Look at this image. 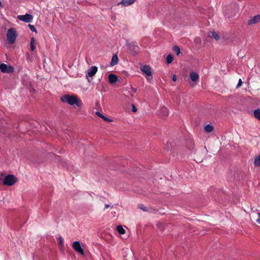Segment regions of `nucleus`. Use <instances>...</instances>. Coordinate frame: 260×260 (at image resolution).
I'll use <instances>...</instances> for the list:
<instances>
[{
	"mask_svg": "<svg viewBox=\"0 0 260 260\" xmlns=\"http://www.w3.org/2000/svg\"><path fill=\"white\" fill-rule=\"evenodd\" d=\"M146 212H148L152 213H155L157 212V210L155 209L149 207L147 208V211Z\"/></svg>",
	"mask_w": 260,
	"mask_h": 260,
	"instance_id": "25",
	"label": "nucleus"
},
{
	"mask_svg": "<svg viewBox=\"0 0 260 260\" xmlns=\"http://www.w3.org/2000/svg\"><path fill=\"white\" fill-rule=\"evenodd\" d=\"M36 39L32 37L31 38V41L30 43V47L31 51H34L36 49Z\"/></svg>",
	"mask_w": 260,
	"mask_h": 260,
	"instance_id": "16",
	"label": "nucleus"
},
{
	"mask_svg": "<svg viewBox=\"0 0 260 260\" xmlns=\"http://www.w3.org/2000/svg\"><path fill=\"white\" fill-rule=\"evenodd\" d=\"M73 249L77 252L79 253L82 255H84V251L81 247L79 241H75L72 244Z\"/></svg>",
	"mask_w": 260,
	"mask_h": 260,
	"instance_id": "6",
	"label": "nucleus"
},
{
	"mask_svg": "<svg viewBox=\"0 0 260 260\" xmlns=\"http://www.w3.org/2000/svg\"><path fill=\"white\" fill-rule=\"evenodd\" d=\"M138 207L139 209L144 211H146L147 207H145L143 204H140L138 205Z\"/></svg>",
	"mask_w": 260,
	"mask_h": 260,
	"instance_id": "24",
	"label": "nucleus"
},
{
	"mask_svg": "<svg viewBox=\"0 0 260 260\" xmlns=\"http://www.w3.org/2000/svg\"><path fill=\"white\" fill-rule=\"evenodd\" d=\"M160 112L164 116H167L168 115V110L166 107H162L160 109Z\"/></svg>",
	"mask_w": 260,
	"mask_h": 260,
	"instance_id": "19",
	"label": "nucleus"
},
{
	"mask_svg": "<svg viewBox=\"0 0 260 260\" xmlns=\"http://www.w3.org/2000/svg\"><path fill=\"white\" fill-rule=\"evenodd\" d=\"M17 18L21 21L26 23L31 22L33 19V16L28 14H26L24 15H18Z\"/></svg>",
	"mask_w": 260,
	"mask_h": 260,
	"instance_id": "7",
	"label": "nucleus"
},
{
	"mask_svg": "<svg viewBox=\"0 0 260 260\" xmlns=\"http://www.w3.org/2000/svg\"><path fill=\"white\" fill-rule=\"evenodd\" d=\"M190 78L192 81L196 82L198 80L199 77L196 72H191L190 74Z\"/></svg>",
	"mask_w": 260,
	"mask_h": 260,
	"instance_id": "14",
	"label": "nucleus"
},
{
	"mask_svg": "<svg viewBox=\"0 0 260 260\" xmlns=\"http://www.w3.org/2000/svg\"><path fill=\"white\" fill-rule=\"evenodd\" d=\"M0 70L3 73H11L14 71V68L10 65L3 63L0 64Z\"/></svg>",
	"mask_w": 260,
	"mask_h": 260,
	"instance_id": "4",
	"label": "nucleus"
},
{
	"mask_svg": "<svg viewBox=\"0 0 260 260\" xmlns=\"http://www.w3.org/2000/svg\"><path fill=\"white\" fill-rule=\"evenodd\" d=\"M204 131L207 133H210L213 130V127L211 124H207L204 128Z\"/></svg>",
	"mask_w": 260,
	"mask_h": 260,
	"instance_id": "17",
	"label": "nucleus"
},
{
	"mask_svg": "<svg viewBox=\"0 0 260 260\" xmlns=\"http://www.w3.org/2000/svg\"><path fill=\"white\" fill-rule=\"evenodd\" d=\"M194 160L196 161H198V162H201L202 161V159H200V158H198L197 155L194 157Z\"/></svg>",
	"mask_w": 260,
	"mask_h": 260,
	"instance_id": "32",
	"label": "nucleus"
},
{
	"mask_svg": "<svg viewBox=\"0 0 260 260\" xmlns=\"http://www.w3.org/2000/svg\"><path fill=\"white\" fill-rule=\"evenodd\" d=\"M137 108L135 107V106L134 105H133V109H132V111H133V112H136L137 111Z\"/></svg>",
	"mask_w": 260,
	"mask_h": 260,
	"instance_id": "35",
	"label": "nucleus"
},
{
	"mask_svg": "<svg viewBox=\"0 0 260 260\" xmlns=\"http://www.w3.org/2000/svg\"><path fill=\"white\" fill-rule=\"evenodd\" d=\"M95 114L97 116L102 118L104 117V115L99 112H96Z\"/></svg>",
	"mask_w": 260,
	"mask_h": 260,
	"instance_id": "30",
	"label": "nucleus"
},
{
	"mask_svg": "<svg viewBox=\"0 0 260 260\" xmlns=\"http://www.w3.org/2000/svg\"><path fill=\"white\" fill-rule=\"evenodd\" d=\"M108 80L109 83L115 84L117 81V77L113 74H110L108 76Z\"/></svg>",
	"mask_w": 260,
	"mask_h": 260,
	"instance_id": "12",
	"label": "nucleus"
},
{
	"mask_svg": "<svg viewBox=\"0 0 260 260\" xmlns=\"http://www.w3.org/2000/svg\"><path fill=\"white\" fill-rule=\"evenodd\" d=\"M58 241L59 245L60 246H63V238H62V237L59 236L58 238Z\"/></svg>",
	"mask_w": 260,
	"mask_h": 260,
	"instance_id": "26",
	"label": "nucleus"
},
{
	"mask_svg": "<svg viewBox=\"0 0 260 260\" xmlns=\"http://www.w3.org/2000/svg\"><path fill=\"white\" fill-rule=\"evenodd\" d=\"M254 165L256 167L260 166V155H258L255 157L254 159Z\"/></svg>",
	"mask_w": 260,
	"mask_h": 260,
	"instance_id": "20",
	"label": "nucleus"
},
{
	"mask_svg": "<svg viewBox=\"0 0 260 260\" xmlns=\"http://www.w3.org/2000/svg\"><path fill=\"white\" fill-rule=\"evenodd\" d=\"M109 207H110V205H108V204H105V209H107V208H108Z\"/></svg>",
	"mask_w": 260,
	"mask_h": 260,
	"instance_id": "36",
	"label": "nucleus"
},
{
	"mask_svg": "<svg viewBox=\"0 0 260 260\" xmlns=\"http://www.w3.org/2000/svg\"><path fill=\"white\" fill-rule=\"evenodd\" d=\"M254 116L256 118H257V119L260 120V110L259 109H258L257 110H255L254 111Z\"/></svg>",
	"mask_w": 260,
	"mask_h": 260,
	"instance_id": "21",
	"label": "nucleus"
},
{
	"mask_svg": "<svg viewBox=\"0 0 260 260\" xmlns=\"http://www.w3.org/2000/svg\"><path fill=\"white\" fill-rule=\"evenodd\" d=\"M128 47L131 52V53L135 55L138 54L140 51V48L137 45L136 42H132L131 43L128 44Z\"/></svg>",
	"mask_w": 260,
	"mask_h": 260,
	"instance_id": "5",
	"label": "nucleus"
},
{
	"mask_svg": "<svg viewBox=\"0 0 260 260\" xmlns=\"http://www.w3.org/2000/svg\"><path fill=\"white\" fill-rule=\"evenodd\" d=\"M173 51L176 53L177 55H179L180 53V48L177 46H174L173 48Z\"/></svg>",
	"mask_w": 260,
	"mask_h": 260,
	"instance_id": "22",
	"label": "nucleus"
},
{
	"mask_svg": "<svg viewBox=\"0 0 260 260\" xmlns=\"http://www.w3.org/2000/svg\"><path fill=\"white\" fill-rule=\"evenodd\" d=\"M117 231L120 234H124L125 230L123 228L122 225H118L116 228Z\"/></svg>",
	"mask_w": 260,
	"mask_h": 260,
	"instance_id": "18",
	"label": "nucleus"
},
{
	"mask_svg": "<svg viewBox=\"0 0 260 260\" xmlns=\"http://www.w3.org/2000/svg\"><path fill=\"white\" fill-rule=\"evenodd\" d=\"M141 71L147 76H152L151 68L148 65L142 66L140 68Z\"/></svg>",
	"mask_w": 260,
	"mask_h": 260,
	"instance_id": "8",
	"label": "nucleus"
},
{
	"mask_svg": "<svg viewBox=\"0 0 260 260\" xmlns=\"http://www.w3.org/2000/svg\"><path fill=\"white\" fill-rule=\"evenodd\" d=\"M28 26L32 31L37 32V29L33 25L29 24Z\"/></svg>",
	"mask_w": 260,
	"mask_h": 260,
	"instance_id": "27",
	"label": "nucleus"
},
{
	"mask_svg": "<svg viewBox=\"0 0 260 260\" xmlns=\"http://www.w3.org/2000/svg\"><path fill=\"white\" fill-rule=\"evenodd\" d=\"M173 60V57L172 56V55L169 54L167 56V58H166V61L168 64L171 63L172 62Z\"/></svg>",
	"mask_w": 260,
	"mask_h": 260,
	"instance_id": "23",
	"label": "nucleus"
},
{
	"mask_svg": "<svg viewBox=\"0 0 260 260\" xmlns=\"http://www.w3.org/2000/svg\"><path fill=\"white\" fill-rule=\"evenodd\" d=\"M17 181V178L13 175H8L4 178L3 184L8 186L14 185Z\"/></svg>",
	"mask_w": 260,
	"mask_h": 260,
	"instance_id": "3",
	"label": "nucleus"
},
{
	"mask_svg": "<svg viewBox=\"0 0 260 260\" xmlns=\"http://www.w3.org/2000/svg\"><path fill=\"white\" fill-rule=\"evenodd\" d=\"M172 80L173 81L175 82L177 80L176 76L175 75H174L172 77Z\"/></svg>",
	"mask_w": 260,
	"mask_h": 260,
	"instance_id": "34",
	"label": "nucleus"
},
{
	"mask_svg": "<svg viewBox=\"0 0 260 260\" xmlns=\"http://www.w3.org/2000/svg\"><path fill=\"white\" fill-rule=\"evenodd\" d=\"M242 84V80L241 79H239V80L238 81V83L237 85V88H239L241 86Z\"/></svg>",
	"mask_w": 260,
	"mask_h": 260,
	"instance_id": "29",
	"label": "nucleus"
},
{
	"mask_svg": "<svg viewBox=\"0 0 260 260\" xmlns=\"http://www.w3.org/2000/svg\"><path fill=\"white\" fill-rule=\"evenodd\" d=\"M7 39L10 44H13L15 42L17 34L14 28H11L8 29L7 31Z\"/></svg>",
	"mask_w": 260,
	"mask_h": 260,
	"instance_id": "2",
	"label": "nucleus"
},
{
	"mask_svg": "<svg viewBox=\"0 0 260 260\" xmlns=\"http://www.w3.org/2000/svg\"><path fill=\"white\" fill-rule=\"evenodd\" d=\"M4 175L3 173H0V181L3 182Z\"/></svg>",
	"mask_w": 260,
	"mask_h": 260,
	"instance_id": "33",
	"label": "nucleus"
},
{
	"mask_svg": "<svg viewBox=\"0 0 260 260\" xmlns=\"http://www.w3.org/2000/svg\"><path fill=\"white\" fill-rule=\"evenodd\" d=\"M118 56L116 54L112 56V59H111V61L110 62V65H111V66H115L116 64H117L118 63Z\"/></svg>",
	"mask_w": 260,
	"mask_h": 260,
	"instance_id": "13",
	"label": "nucleus"
},
{
	"mask_svg": "<svg viewBox=\"0 0 260 260\" xmlns=\"http://www.w3.org/2000/svg\"><path fill=\"white\" fill-rule=\"evenodd\" d=\"M260 22V15H257L253 17L249 20L248 23L249 25H252L257 23Z\"/></svg>",
	"mask_w": 260,
	"mask_h": 260,
	"instance_id": "10",
	"label": "nucleus"
},
{
	"mask_svg": "<svg viewBox=\"0 0 260 260\" xmlns=\"http://www.w3.org/2000/svg\"><path fill=\"white\" fill-rule=\"evenodd\" d=\"M98 71V68L96 66H92L88 69L87 71V75L92 77L94 76Z\"/></svg>",
	"mask_w": 260,
	"mask_h": 260,
	"instance_id": "9",
	"label": "nucleus"
},
{
	"mask_svg": "<svg viewBox=\"0 0 260 260\" xmlns=\"http://www.w3.org/2000/svg\"><path fill=\"white\" fill-rule=\"evenodd\" d=\"M256 218L255 221L259 224H260V213H257L256 214Z\"/></svg>",
	"mask_w": 260,
	"mask_h": 260,
	"instance_id": "28",
	"label": "nucleus"
},
{
	"mask_svg": "<svg viewBox=\"0 0 260 260\" xmlns=\"http://www.w3.org/2000/svg\"><path fill=\"white\" fill-rule=\"evenodd\" d=\"M61 101L63 103H67L69 105L73 106L76 105L78 107H81L82 102L74 94H65L61 98Z\"/></svg>",
	"mask_w": 260,
	"mask_h": 260,
	"instance_id": "1",
	"label": "nucleus"
},
{
	"mask_svg": "<svg viewBox=\"0 0 260 260\" xmlns=\"http://www.w3.org/2000/svg\"><path fill=\"white\" fill-rule=\"evenodd\" d=\"M209 36L210 38H214L216 41L220 39L219 36L214 31H210L209 33Z\"/></svg>",
	"mask_w": 260,
	"mask_h": 260,
	"instance_id": "15",
	"label": "nucleus"
},
{
	"mask_svg": "<svg viewBox=\"0 0 260 260\" xmlns=\"http://www.w3.org/2000/svg\"><path fill=\"white\" fill-rule=\"evenodd\" d=\"M105 121H108V122H111L112 121V120L110 119L109 118H107L106 117L104 116L102 118Z\"/></svg>",
	"mask_w": 260,
	"mask_h": 260,
	"instance_id": "31",
	"label": "nucleus"
},
{
	"mask_svg": "<svg viewBox=\"0 0 260 260\" xmlns=\"http://www.w3.org/2000/svg\"><path fill=\"white\" fill-rule=\"evenodd\" d=\"M136 0H122L118 5H122L124 7L128 6L134 4Z\"/></svg>",
	"mask_w": 260,
	"mask_h": 260,
	"instance_id": "11",
	"label": "nucleus"
}]
</instances>
